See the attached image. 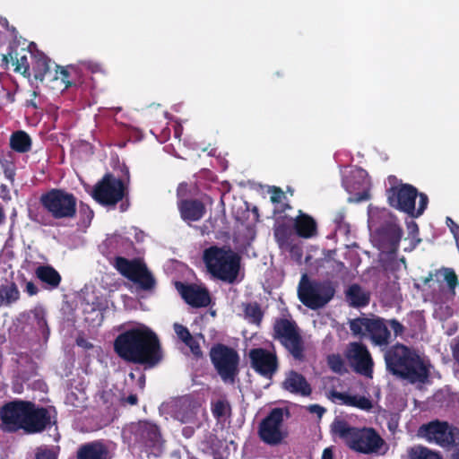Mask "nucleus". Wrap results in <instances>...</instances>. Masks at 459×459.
Returning <instances> with one entry per match:
<instances>
[{"label":"nucleus","mask_w":459,"mask_h":459,"mask_svg":"<svg viewBox=\"0 0 459 459\" xmlns=\"http://www.w3.org/2000/svg\"><path fill=\"white\" fill-rule=\"evenodd\" d=\"M5 96L10 103H13L14 101V94L11 91H6Z\"/></svg>","instance_id":"nucleus-58"},{"label":"nucleus","mask_w":459,"mask_h":459,"mask_svg":"<svg viewBox=\"0 0 459 459\" xmlns=\"http://www.w3.org/2000/svg\"><path fill=\"white\" fill-rule=\"evenodd\" d=\"M273 337L299 361L305 359V343L296 322L287 318H277L273 324Z\"/></svg>","instance_id":"nucleus-9"},{"label":"nucleus","mask_w":459,"mask_h":459,"mask_svg":"<svg viewBox=\"0 0 459 459\" xmlns=\"http://www.w3.org/2000/svg\"><path fill=\"white\" fill-rule=\"evenodd\" d=\"M453 459H459V449L455 451V453L452 455Z\"/></svg>","instance_id":"nucleus-62"},{"label":"nucleus","mask_w":459,"mask_h":459,"mask_svg":"<svg viewBox=\"0 0 459 459\" xmlns=\"http://www.w3.org/2000/svg\"><path fill=\"white\" fill-rule=\"evenodd\" d=\"M290 416L287 408H273L258 425L259 438L267 445L276 446L286 437L287 433L282 429L285 417Z\"/></svg>","instance_id":"nucleus-11"},{"label":"nucleus","mask_w":459,"mask_h":459,"mask_svg":"<svg viewBox=\"0 0 459 459\" xmlns=\"http://www.w3.org/2000/svg\"><path fill=\"white\" fill-rule=\"evenodd\" d=\"M175 287L184 301L192 307H206L211 303V296L205 287L182 281H176Z\"/></svg>","instance_id":"nucleus-18"},{"label":"nucleus","mask_w":459,"mask_h":459,"mask_svg":"<svg viewBox=\"0 0 459 459\" xmlns=\"http://www.w3.org/2000/svg\"><path fill=\"white\" fill-rule=\"evenodd\" d=\"M211 411L213 417L218 420H225L231 414V406L225 399H220L211 403Z\"/></svg>","instance_id":"nucleus-34"},{"label":"nucleus","mask_w":459,"mask_h":459,"mask_svg":"<svg viewBox=\"0 0 459 459\" xmlns=\"http://www.w3.org/2000/svg\"><path fill=\"white\" fill-rule=\"evenodd\" d=\"M350 330L354 336H368L376 346H387L391 342V333L387 328L386 321L379 316L371 318L359 316L349 320Z\"/></svg>","instance_id":"nucleus-8"},{"label":"nucleus","mask_w":459,"mask_h":459,"mask_svg":"<svg viewBox=\"0 0 459 459\" xmlns=\"http://www.w3.org/2000/svg\"><path fill=\"white\" fill-rule=\"evenodd\" d=\"M135 441L149 449L157 448L161 443V435L157 425L148 421H140L134 427Z\"/></svg>","instance_id":"nucleus-19"},{"label":"nucleus","mask_w":459,"mask_h":459,"mask_svg":"<svg viewBox=\"0 0 459 459\" xmlns=\"http://www.w3.org/2000/svg\"><path fill=\"white\" fill-rule=\"evenodd\" d=\"M10 147L19 153L28 152L31 149V139L26 132L16 131L10 137Z\"/></svg>","instance_id":"nucleus-30"},{"label":"nucleus","mask_w":459,"mask_h":459,"mask_svg":"<svg viewBox=\"0 0 459 459\" xmlns=\"http://www.w3.org/2000/svg\"><path fill=\"white\" fill-rule=\"evenodd\" d=\"M418 197L420 198L419 206L417 209H415V212H413V214H410V216L413 217V218H418L419 216L423 214V212L427 209V206L429 204V197L426 194L419 193Z\"/></svg>","instance_id":"nucleus-46"},{"label":"nucleus","mask_w":459,"mask_h":459,"mask_svg":"<svg viewBox=\"0 0 459 459\" xmlns=\"http://www.w3.org/2000/svg\"><path fill=\"white\" fill-rule=\"evenodd\" d=\"M386 370L411 384H424L429 377V368L412 349L396 343L385 352Z\"/></svg>","instance_id":"nucleus-2"},{"label":"nucleus","mask_w":459,"mask_h":459,"mask_svg":"<svg viewBox=\"0 0 459 459\" xmlns=\"http://www.w3.org/2000/svg\"><path fill=\"white\" fill-rule=\"evenodd\" d=\"M58 452V446H40L36 449L35 459H57Z\"/></svg>","instance_id":"nucleus-37"},{"label":"nucleus","mask_w":459,"mask_h":459,"mask_svg":"<svg viewBox=\"0 0 459 459\" xmlns=\"http://www.w3.org/2000/svg\"><path fill=\"white\" fill-rule=\"evenodd\" d=\"M294 230L296 234L303 238H310L317 233V224L313 217L299 211L294 220Z\"/></svg>","instance_id":"nucleus-25"},{"label":"nucleus","mask_w":459,"mask_h":459,"mask_svg":"<svg viewBox=\"0 0 459 459\" xmlns=\"http://www.w3.org/2000/svg\"><path fill=\"white\" fill-rule=\"evenodd\" d=\"M32 69L36 80L42 82L50 70V59L41 51L30 52Z\"/></svg>","instance_id":"nucleus-27"},{"label":"nucleus","mask_w":459,"mask_h":459,"mask_svg":"<svg viewBox=\"0 0 459 459\" xmlns=\"http://www.w3.org/2000/svg\"><path fill=\"white\" fill-rule=\"evenodd\" d=\"M30 52L32 50L25 51V49L22 48L20 51L14 52V56L10 54V56L13 60V65H15L14 71L21 73L24 77L30 78V62L29 56H30Z\"/></svg>","instance_id":"nucleus-29"},{"label":"nucleus","mask_w":459,"mask_h":459,"mask_svg":"<svg viewBox=\"0 0 459 459\" xmlns=\"http://www.w3.org/2000/svg\"><path fill=\"white\" fill-rule=\"evenodd\" d=\"M251 368L260 376L271 378L279 368V360L274 351L264 348H253L248 352Z\"/></svg>","instance_id":"nucleus-16"},{"label":"nucleus","mask_w":459,"mask_h":459,"mask_svg":"<svg viewBox=\"0 0 459 459\" xmlns=\"http://www.w3.org/2000/svg\"><path fill=\"white\" fill-rule=\"evenodd\" d=\"M0 165L4 174V177L11 183H13L16 175V167L13 160L7 159H1Z\"/></svg>","instance_id":"nucleus-39"},{"label":"nucleus","mask_w":459,"mask_h":459,"mask_svg":"<svg viewBox=\"0 0 459 459\" xmlns=\"http://www.w3.org/2000/svg\"><path fill=\"white\" fill-rule=\"evenodd\" d=\"M391 327V329L394 331V336H400L404 332V326L395 318L390 319L386 321V325Z\"/></svg>","instance_id":"nucleus-48"},{"label":"nucleus","mask_w":459,"mask_h":459,"mask_svg":"<svg viewBox=\"0 0 459 459\" xmlns=\"http://www.w3.org/2000/svg\"><path fill=\"white\" fill-rule=\"evenodd\" d=\"M388 181L391 185L385 191L388 204L409 215L413 214L418 189L412 185L402 183L395 176H389Z\"/></svg>","instance_id":"nucleus-10"},{"label":"nucleus","mask_w":459,"mask_h":459,"mask_svg":"<svg viewBox=\"0 0 459 459\" xmlns=\"http://www.w3.org/2000/svg\"><path fill=\"white\" fill-rule=\"evenodd\" d=\"M328 364L331 369L336 373H342L344 368V363L340 355H331L328 357Z\"/></svg>","instance_id":"nucleus-45"},{"label":"nucleus","mask_w":459,"mask_h":459,"mask_svg":"<svg viewBox=\"0 0 459 459\" xmlns=\"http://www.w3.org/2000/svg\"><path fill=\"white\" fill-rule=\"evenodd\" d=\"M132 282L143 290H152L155 288L156 281L148 268L143 270Z\"/></svg>","instance_id":"nucleus-35"},{"label":"nucleus","mask_w":459,"mask_h":459,"mask_svg":"<svg viewBox=\"0 0 459 459\" xmlns=\"http://www.w3.org/2000/svg\"><path fill=\"white\" fill-rule=\"evenodd\" d=\"M450 221L452 226H450L451 231L456 238L457 247H459V225H457L452 219L447 218V222Z\"/></svg>","instance_id":"nucleus-53"},{"label":"nucleus","mask_w":459,"mask_h":459,"mask_svg":"<svg viewBox=\"0 0 459 459\" xmlns=\"http://www.w3.org/2000/svg\"><path fill=\"white\" fill-rule=\"evenodd\" d=\"M271 193L272 195L270 199L273 204H279L283 198H285L283 191L278 186H273Z\"/></svg>","instance_id":"nucleus-49"},{"label":"nucleus","mask_w":459,"mask_h":459,"mask_svg":"<svg viewBox=\"0 0 459 459\" xmlns=\"http://www.w3.org/2000/svg\"><path fill=\"white\" fill-rule=\"evenodd\" d=\"M379 232L384 238L389 241L392 251L395 252L402 238V229L394 224H388L381 228Z\"/></svg>","instance_id":"nucleus-31"},{"label":"nucleus","mask_w":459,"mask_h":459,"mask_svg":"<svg viewBox=\"0 0 459 459\" xmlns=\"http://www.w3.org/2000/svg\"><path fill=\"white\" fill-rule=\"evenodd\" d=\"M409 459H443L438 452H435L427 446L417 445L408 449Z\"/></svg>","instance_id":"nucleus-32"},{"label":"nucleus","mask_w":459,"mask_h":459,"mask_svg":"<svg viewBox=\"0 0 459 459\" xmlns=\"http://www.w3.org/2000/svg\"><path fill=\"white\" fill-rule=\"evenodd\" d=\"M351 394H348L346 393L338 392L336 390H332L329 394V398L333 402H338L340 404L347 405L349 406L351 399Z\"/></svg>","instance_id":"nucleus-42"},{"label":"nucleus","mask_w":459,"mask_h":459,"mask_svg":"<svg viewBox=\"0 0 459 459\" xmlns=\"http://www.w3.org/2000/svg\"><path fill=\"white\" fill-rule=\"evenodd\" d=\"M126 186L124 182L116 178L111 173H106L94 186L91 196L100 204L115 206L125 197Z\"/></svg>","instance_id":"nucleus-12"},{"label":"nucleus","mask_w":459,"mask_h":459,"mask_svg":"<svg viewBox=\"0 0 459 459\" xmlns=\"http://www.w3.org/2000/svg\"><path fill=\"white\" fill-rule=\"evenodd\" d=\"M128 205H129L128 202H126V203H122V204H120V210H121V212H125V211H126V210H127V208H128Z\"/></svg>","instance_id":"nucleus-61"},{"label":"nucleus","mask_w":459,"mask_h":459,"mask_svg":"<svg viewBox=\"0 0 459 459\" xmlns=\"http://www.w3.org/2000/svg\"><path fill=\"white\" fill-rule=\"evenodd\" d=\"M43 210L54 220H72L77 213V198L62 188H51L39 196Z\"/></svg>","instance_id":"nucleus-5"},{"label":"nucleus","mask_w":459,"mask_h":459,"mask_svg":"<svg viewBox=\"0 0 459 459\" xmlns=\"http://www.w3.org/2000/svg\"><path fill=\"white\" fill-rule=\"evenodd\" d=\"M332 430L345 442L349 448L360 454L377 453L385 444L384 439L374 429H358L350 426L345 420L334 421Z\"/></svg>","instance_id":"nucleus-4"},{"label":"nucleus","mask_w":459,"mask_h":459,"mask_svg":"<svg viewBox=\"0 0 459 459\" xmlns=\"http://www.w3.org/2000/svg\"><path fill=\"white\" fill-rule=\"evenodd\" d=\"M25 291L30 295V296H34V295H37L38 292H39V289L38 287L34 284V282L32 281H28L26 283V286H25Z\"/></svg>","instance_id":"nucleus-51"},{"label":"nucleus","mask_w":459,"mask_h":459,"mask_svg":"<svg viewBox=\"0 0 459 459\" xmlns=\"http://www.w3.org/2000/svg\"><path fill=\"white\" fill-rule=\"evenodd\" d=\"M128 377H129L131 379H133V380L135 378V376H134V374L133 372H130V373H129V375H128Z\"/></svg>","instance_id":"nucleus-64"},{"label":"nucleus","mask_w":459,"mask_h":459,"mask_svg":"<svg viewBox=\"0 0 459 459\" xmlns=\"http://www.w3.org/2000/svg\"><path fill=\"white\" fill-rule=\"evenodd\" d=\"M5 221V213L3 207L0 205V225Z\"/></svg>","instance_id":"nucleus-57"},{"label":"nucleus","mask_w":459,"mask_h":459,"mask_svg":"<svg viewBox=\"0 0 459 459\" xmlns=\"http://www.w3.org/2000/svg\"><path fill=\"white\" fill-rule=\"evenodd\" d=\"M344 216L342 212H339L336 214L335 218H334V221L336 223H341L343 220Z\"/></svg>","instance_id":"nucleus-59"},{"label":"nucleus","mask_w":459,"mask_h":459,"mask_svg":"<svg viewBox=\"0 0 459 459\" xmlns=\"http://www.w3.org/2000/svg\"><path fill=\"white\" fill-rule=\"evenodd\" d=\"M203 259L209 273L215 278L228 283L237 281L241 258L230 247L212 246L204 249Z\"/></svg>","instance_id":"nucleus-3"},{"label":"nucleus","mask_w":459,"mask_h":459,"mask_svg":"<svg viewBox=\"0 0 459 459\" xmlns=\"http://www.w3.org/2000/svg\"><path fill=\"white\" fill-rule=\"evenodd\" d=\"M180 216L185 221H200L206 212L204 204L198 199H184L178 204Z\"/></svg>","instance_id":"nucleus-22"},{"label":"nucleus","mask_w":459,"mask_h":459,"mask_svg":"<svg viewBox=\"0 0 459 459\" xmlns=\"http://www.w3.org/2000/svg\"><path fill=\"white\" fill-rule=\"evenodd\" d=\"M37 317H38V325H39V327H43V326H46V325H47V321H46V319L44 318V316H40V317H39V316H37Z\"/></svg>","instance_id":"nucleus-56"},{"label":"nucleus","mask_w":459,"mask_h":459,"mask_svg":"<svg viewBox=\"0 0 459 459\" xmlns=\"http://www.w3.org/2000/svg\"><path fill=\"white\" fill-rule=\"evenodd\" d=\"M29 401L13 400L0 408L1 429L13 433L23 430Z\"/></svg>","instance_id":"nucleus-13"},{"label":"nucleus","mask_w":459,"mask_h":459,"mask_svg":"<svg viewBox=\"0 0 459 459\" xmlns=\"http://www.w3.org/2000/svg\"><path fill=\"white\" fill-rule=\"evenodd\" d=\"M345 300L351 307H367L370 302V292L358 283L351 284L344 291Z\"/></svg>","instance_id":"nucleus-24"},{"label":"nucleus","mask_w":459,"mask_h":459,"mask_svg":"<svg viewBox=\"0 0 459 459\" xmlns=\"http://www.w3.org/2000/svg\"><path fill=\"white\" fill-rule=\"evenodd\" d=\"M114 267L125 278L133 281L143 270L147 268L146 264L138 258L129 260L123 256L115 257Z\"/></svg>","instance_id":"nucleus-21"},{"label":"nucleus","mask_w":459,"mask_h":459,"mask_svg":"<svg viewBox=\"0 0 459 459\" xmlns=\"http://www.w3.org/2000/svg\"><path fill=\"white\" fill-rule=\"evenodd\" d=\"M48 410L29 401L23 431L26 434L41 433L51 426Z\"/></svg>","instance_id":"nucleus-17"},{"label":"nucleus","mask_w":459,"mask_h":459,"mask_svg":"<svg viewBox=\"0 0 459 459\" xmlns=\"http://www.w3.org/2000/svg\"><path fill=\"white\" fill-rule=\"evenodd\" d=\"M211 362L226 384H235L239 374L240 357L237 350L224 343L213 344L209 351Z\"/></svg>","instance_id":"nucleus-7"},{"label":"nucleus","mask_w":459,"mask_h":459,"mask_svg":"<svg viewBox=\"0 0 459 459\" xmlns=\"http://www.w3.org/2000/svg\"><path fill=\"white\" fill-rule=\"evenodd\" d=\"M274 238L280 247L285 246L289 243V240L292 234L290 226L286 223H279L275 226L273 230Z\"/></svg>","instance_id":"nucleus-36"},{"label":"nucleus","mask_w":459,"mask_h":459,"mask_svg":"<svg viewBox=\"0 0 459 459\" xmlns=\"http://www.w3.org/2000/svg\"><path fill=\"white\" fill-rule=\"evenodd\" d=\"M56 67H57V69H59V74L61 75V80L65 84L66 88L72 87L74 85V86H76V85L82 86L84 83V82L82 80H81V78H78L77 80L70 81L69 77H70L71 72L68 68L61 67L58 65H56ZM56 73H58V70H56Z\"/></svg>","instance_id":"nucleus-40"},{"label":"nucleus","mask_w":459,"mask_h":459,"mask_svg":"<svg viewBox=\"0 0 459 459\" xmlns=\"http://www.w3.org/2000/svg\"><path fill=\"white\" fill-rule=\"evenodd\" d=\"M444 280L446 281L448 288L452 291H455V289L458 284V279L453 269L446 268L444 270Z\"/></svg>","instance_id":"nucleus-43"},{"label":"nucleus","mask_w":459,"mask_h":459,"mask_svg":"<svg viewBox=\"0 0 459 459\" xmlns=\"http://www.w3.org/2000/svg\"><path fill=\"white\" fill-rule=\"evenodd\" d=\"M335 288L330 281L310 280L304 273L298 286V298L307 307L316 310L324 307L334 296Z\"/></svg>","instance_id":"nucleus-6"},{"label":"nucleus","mask_w":459,"mask_h":459,"mask_svg":"<svg viewBox=\"0 0 459 459\" xmlns=\"http://www.w3.org/2000/svg\"><path fill=\"white\" fill-rule=\"evenodd\" d=\"M77 459H111L108 447L100 440L85 443L77 450Z\"/></svg>","instance_id":"nucleus-23"},{"label":"nucleus","mask_w":459,"mask_h":459,"mask_svg":"<svg viewBox=\"0 0 459 459\" xmlns=\"http://www.w3.org/2000/svg\"><path fill=\"white\" fill-rule=\"evenodd\" d=\"M307 411L310 413H316L319 418L326 411V410L319 404H311L307 407Z\"/></svg>","instance_id":"nucleus-50"},{"label":"nucleus","mask_w":459,"mask_h":459,"mask_svg":"<svg viewBox=\"0 0 459 459\" xmlns=\"http://www.w3.org/2000/svg\"><path fill=\"white\" fill-rule=\"evenodd\" d=\"M349 406L364 411H370L373 407V403L372 401L366 396L352 395Z\"/></svg>","instance_id":"nucleus-38"},{"label":"nucleus","mask_w":459,"mask_h":459,"mask_svg":"<svg viewBox=\"0 0 459 459\" xmlns=\"http://www.w3.org/2000/svg\"><path fill=\"white\" fill-rule=\"evenodd\" d=\"M174 330H175V333H177L178 337L184 343L186 342V341L188 339H190V337L192 336V334L190 333V332L187 329V327H186L185 325H183L181 324L175 323L174 324Z\"/></svg>","instance_id":"nucleus-47"},{"label":"nucleus","mask_w":459,"mask_h":459,"mask_svg":"<svg viewBox=\"0 0 459 459\" xmlns=\"http://www.w3.org/2000/svg\"><path fill=\"white\" fill-rule=\"evenodd\" d=\"M20 299V290L15 282L0 285V307H9Z\"/></svg>","instance_id":"nucleus-28"},{"label":"nucleus","mask_w":459,"mask_h":459,"mask_svg":"<svg viewBox=\"0 0 459 459\" xmlns=\"http://www.w3.org/2000/svg\"><path fill=\"white\" fill-rule=\"evenodd\" d=\"M418 435L429 442H435L443 447L455 443V434L448 422L438 420L421 425L419 428Z\"/></svg>","instance_id":"nucleus-15"},{"label":"nucleus","mask_w":459,"mask_h":459,"mask_svg":"<svg viewBox=\"0 0 459 459\" xmlns=\"http://www.w3.org/2000/svg\"><path fill=\"white\" fill-rule=\"evenodd\" d=\"M144 384H145V375L142 374L139 378V385L143 388L144 386Z\"/></svg>","instance_id":"nucleus-60"},{"label":"nucleus","mask_w":459,"mask_h":459,"mask_svg":"<svg viewBox=\"0 0 459 459\" xmlns=\"http://www.w3.org/2000/svg\"><path fill=\"white\" fill-rule=\"evenodd\" d=\"M344 355L356 373L372 377L374 361L366 344L361 342H351L347 345Z\"/></svg>","instance_id":"nucleus-14"},{"label":"nucleus","mask_w":459,"mask_h":459,"mask_svg":"<svg viewBox=\"0 0 459 459\" xmlns=\"http://www.w3.org/2000/svg\"><path fill=\"white\" fill-rule=\"evenodd\" d=\"M244 314L250 324L259 326L264 317V312L257 302L247 303L244 306Z\"/></svg>","instance_id":"nucleus-33"},{"label":"nucleus","mask_w":459,"mask_h":459,"mask_svg":"<svg viewBox=\"0 0 459 459\" xmlns=\"http://www.w3.org/2000/svg\"><path fill=\"white\" fill-rule=\"evenodd\" d=\"M185 344L190 349L195 359L203 358L204 353L202 351L199 342L193 335L186 341V342H185Z\"/></svg>","instance_id":"nucleus-44"},{"label":"nucleus","mask_w":459,"mask_h":459,"mask_svg":"<svg viewBox=\"0 0 459 459\" xmlns=\"http://www.w3.org/2000/svg\"><path fill=\"white\" fill-rule=\"evenodd\" d=\"M281 387L290 394L303 397L309 396L312 394V387L306 377L294 370H290L281 383Z\"/></svg>","instance_id":"nucleus-20"},{"label":"nucleus","mask_w":459,"mask_h":459,"mask_svg":"<svg viewBox=\"0 0 459 459\" xmlns=\"http://www.w3.org/2000/svg\"><path fill=\"white\" fill-rule=\"evenodd\" d=\"M452 354L454 359L459 365V336L455 340V344L452 346Z\"/></svg>","instance_id":"nucleus-52"},{"label":"nucleus","mask_w":459,"mask_h":459,"mask_svg":"<svg viewBox=\"0 0 459 459\" xmlns=\"http://www.w3.org/2000/svg\"><path fill=\"white\" fill-rule=\"evenodd\" d=\"M223 197H224V194H222V195H221V201H220L221 205V207H222V208H224V200H223Z\"/></svg>","instance_id":"nucleus-63"},{"label":"nucleus","mask_w":459,"mask_h":459,"mask_svg":"<svg viewBox=\"0 0 459 459\" xmlns=\"http://www.w3.org/2000/svg\"><path fill=\"white\" fill-rule=\"evenodd\" d=\"M114 351L125 361L153 368L162 360L157 334L149 327H134L119 333L113 343Z\"/></svg>","instance_id":"nucleus-1"},{"label":"nucleus","mask_w":459,"mask_h":459,"mask_svg":"<svg viewBox=\"0 0 459 459\" xmlns=\"http://www.w3.org/2000/svg\"><path fill=\"white\" fill-rule=\"evenodd\" d=\"M79 213L81 216L82 224L84 226L90 225L93 219L94 212L88 204H81L79 207Z\"/></svg>","instance_id":"nucleus-41"},{"label":"nucleus","mask_w":459,"mask_h":459,"mask_svg":"<svg viewBox=\"0 0 459 459\" xmlns=\"http://www.w3.org/2000/svg\"><path fill=\"white\" fill-rule=\"evenodd\" d=\"M121 402H122V404L127 403L130 405H136L138 403V397L136 394H129L127 397L123 398L121 400Z\"/></svg>","instance_id":"nucleus-54"},{"label":"nucleus","mask_w":459,"mask_h":459,"mask_svg":"<svg viewBox=\"0 0 459 459\" xmlns=\"http://www.w3.org/2000/svg\"><path fill=\"white\" fill-rule=\"evenodd\" d=\"M322 459H333V453L331 448H325L322 454Z\"/></svg>","instance_id":"nucleus-55"},{"label":"nucleus","mask_w":459,"mask_h":459,"mask_svg":"<svg viewBox=\"0 0 459 459\" xmlns=\"http://www.w3.org/2000/svg\"><path fill=\"white\" fill-rule=\"evenodd\" d=\"M35 275L48 290L56 289L62 281L60 273L49 264L38 266Z\"/></svg>","instance_id":"nucleus-26"}]
</instances>
